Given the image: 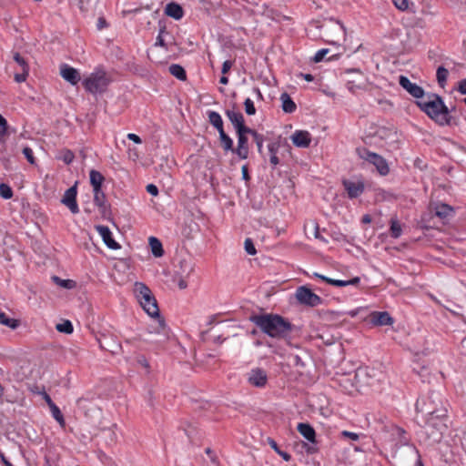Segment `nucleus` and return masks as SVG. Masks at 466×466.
Returning a JSON list of instances; mask_svg holds the SVG:
<instances>
[{"mask_svg":"<svg viewBox=\"0 0 466 466\" xmlns=\"http://www.w3.org/2000/svg\"><path fill=\"white\" fill-rule=\"evenodd\" d=\"M249 320L268 337L283 339L290 346H292L291 339L293 336L300 332V328L279 314H254L249 317Z\"/></svg>","mask_w":466,"mask_h":466,"instance_id":"obj_1","label":"nucleus"},{"mask_svg":"<svg viewBox=\"0 0 466 466\" xmlns=\"http://www.w3.org/2000/svg\"><path fill=\"white\" fill-rule=\"evenodd\" d=\"M416 105L431 120L441 127L457 126L459 124V119L451 115L450 108L438 94L427 93L421 100L416 101Z\"/></svg>","mask_w":466,"mask_h":466,"instance_id":"obj_2","label":"nucleus"},{"mask_svg":"<svg viewBox=\"0 0 466 466\" xmlns=\"http://www.w3.org/2000/svg\"><path fill=\"white\" fill-rule=\"evenodd\" d=\"M134 292L147 314L157 319V326L154 328V332L162 334L165 338H167L168 329L165 319L160 316L157 299L150 289L142 282H136ZM150 332H153V330H150Z\"/></svg>","mask_w":466,"mask_h":466,"instance_id":"obj_3","label":"nucleus"},{"mask_svg":"<svg viewBox=\"0 0 466 466\" xmlns=\"http://www.w3.org/2000/svg\"><path fill=\"white\" fill-rule=\"evenodd\" d=\"M448 411L429 415L425 417L416 416L418 424L421 427L420 434L425 441L438 443L442 439L447 430Z\"/></svg>","mask_w":466,"mask_h":466,"instance_id":"obj_4","label":"nucleus"},{"mask_svg":"<svg viewBox=\"0 0 466 466\" xmlns=\"http://www.w3.org/2000/svg\"><path fill=\"white\" fill-rule=\"evenodd\" d=\"M374 370L370 368L358 369L353 374L344 375L339 379V385L348 393L360 390L364 386L373 385Z\"/></svg>","mask_w":466,"mask_h":466,"instance_id":"obj_5","label":"nucleus"},{"mask_svg":"<svg viewBox=\"0 0 466 466\" xmlns=\"http://www.w3.org/2000/svg\"><path fill=\"white\" fill-rule=\"evenodd\" d=\"M417 415L425 417L448 411L446 403L440 392L431 391L425 397L417 400Z\"/></svg>","mask_w":466,"mask_h":466,"instance_id":"obj_6","label":"nucleus"},{"mask_svg":"<svg viewBox=\"0 0 466 466\" xmlns=\"http://www.w3.org/2000/svg\"><path fill=\"white\" fill-rule=\"evenodd\" d=\"M110 82L107 73L101 68H96L84 79L83 86L86 92L96 95L106 92Z\"/></svg>","mask_w":466,"mask_h":466,"instance_id":"obj_7","label":"nucleus"},{"mask_svg":"<svg viewBox=\"0 0 466 466\" xmlns=\"http://www.w3.org/2000/svg\"><path fill=\"white\" fill-rule=\"evenodd\" d=\"M394 459L397 466H424L420 454L414 445H406L399 448Z\"/></svg>","mask_w":466,"mask_h":466,"instance_id":"obj_8","label":"nucleus"},{"mask_svg":"<svg viewBox=\"0 0 466 466\" xmlns=\"http://www.w3.org/2000/svg\"><path fill=\"white\" fill-rule=\"evenodd\" d=\"M357 152L360 158H363L369 163L374 165L381 176H386L389 174L390 167L383 157L377 153L371 152L365 147L357 148Z\"/></svg>","mask_w":466,"mask_h":466,"instance_id":"obj_9","label":"nucleus"},{"mask_svg":"<svg viewBox=\"0 0 466 466\" xmlns=\"http://www.w3.org/2000/svg\"><path fill=\"white\" fill-rule=\"evenodd\" d=\"M296 298L301 305L309 307H316L322 303V299L306 286H301L297 289Z\"/></svg>","mask_w":466,"mask_h":466,"instance_id":"obj_10","label":"nucleus"},{"mask_svg":"<svg viewBox=\"0 0 466 466\" xmlns=\"http://www.w3.org/2000/svg\"><path fill=\"white\" fill-rule=\"evenodd\" d=\"M97 341L102 350L110 352L112 355L118 354L122 350L121 343L113 334H102Z\"/></svg>","mask_w":466,"mask_h":466,"instance_id":"obj_11","label":"nucleus"},{"mask_svg":"<svg viewBox=\"0 0 466 466\" xmlns=\"http://www.w3.org/2000/svg\"><path fill=\"white\" fill-rule=\"evenodd\" d=\"M345 34L342 24L339 22L331 24L325 28V41L330 45H338L340 39H344Z\"/></svg>","mask_w":466,"mask_h":466,"instance_id":"obj_12","label":"nucleus"},{"mask_svg":"<svg viewBox=\"0 0 466 466\" xmlns=\"http://www.w3.org/2000/svg\"><path fill=\"white\" fill-rule=\"evenodd\" d=\"M236 134L238 136V146L234 147L233 154H236L240 159H247L249 152L247 135H250V127L236 132Z\"/></svg>","mask_w":466,"mask_h":466,"instance_id":"obj_13","label":"nucleus"},{"mask_svg":"<svg viewBox=\"0 0 466 466\" xmlns=\"http://www.w3.org/2000/svg\"><path fill=\"white\" fill-rule=\"evenodd\" d=\"M399 84L415 98L421 100L426 96L424 89L421 86L410 82V80L405 76H400Z\"/></svg>","mask_w":466,"mask_h":466,"instance_id":"obj_14","label":"nucleus"},{"mask_svg":"<svg viewBox=\"0 0 466 466\" xmlns=\"http://www.w3.org/2000/svg\"><path fill=\"white\" fill-rule=\"evenodd\" d=\"M76 185L77 183L76 182L74 186L66 189L61 199V203L66 206L73 214H77L79 212V208L76 202Z\"/></svg>","mask_w":466,"mask_h":466,"instance_id":"obj_15","label":"nucleus"},{"mask_svg":"<svg viewBox=\"0 0 466 466\" xmlns=\"http://www.w3.org/2000/svg\"><path fill=\"white\" fill-rule=\"evenodd\" d=\"M96 230L102 237L105 245L110 249H119L121 246L113 238L109 228L104 225H96Z\"/></svg>","mask_w":466,"mask_h":466,"instance_id":"obj_16","label":"nucleus"},{"mask_svg":"<svg viewBox=\"0 0 466 466\" xmlns=\"http://www.w3.org/2000/svg\"><path fill=\"white\" fill-rule=\"evenodd\" d=\"M342 184L345 190L348 193V197L351 199L360 197L364 192L365 189V186L362 181L354 182L348 179H344L342 181Z\"/></svg>","mask_w":466,"mask_h":466,"instance_id":"obj_17","label":"nucleus"},{"mask_svg":"<svg viewBox=\"0 0 466 466\" xmlns=\"http://www.w3.org/2000/svg\"><path fill=\"white\" fill-rule=\"evenodd\" d=\"M248 380L252 386L262 388L267 384L268 376L264 370L257 368L250 370Z\"/></svg>","mask_w":466,"mask_h":466,"instance_id":"obj_18","label":"nucleus"},{"mask_svg":"<svg viewBox=\"0 0 466 466\" xmlns=\"http://www.w3.org/2000/svg\"><path fill=\"white\" fill-rule=\"evenodd\" d=\"M225 114L231 122V124L233 125L236 132L248 128V127L245 125V118L241 112L236 111L234 109H227L225 111Z\"/></svg>","mask_w":466,"mask_h":466,"instance_id":"obj_19","label":"nucleus"},{"mask_svg":"<svg viewBox=\"0 0 466 466\" xmlns=\"http://www.w3.org/2000/svg\"><path fill=\"white\" fill-rule=\"evenodd\" d=\"M60 75L66 81L73 86L76 85L81 80L78 70L66 64L61 65Z\"/></svg>","mask_w":466,"mask_h":466,"instance_id":"obj_20","label":"nucleus"},{"mask_svg":"<svg viewBox=\"0 0 466 466\" xmlns=\"http://www.w3.org/2000/svg\"><path fill=\"white\" fill-rule=\"evenodd\" d=\"M294 146L300 148H307L311 143V135L306 130H297L291 136Z\"/></svg>","mask_w":466,"mask_h":466,"instance_id":"obj_21","label":"nucleus"},{"mask_svg":"<svg viewBox=\"0 0 466 466\" xmlns=\"http://www.w3.org/2000/svg\"><path fill=\"white\" fill-rule=\"evenodd\" d=\"M94 203L98 208L103 217L110 213V205L106 201V194L102 189L93 191Z\"/></svg>","mask_w":466,"mask_h":466,"instance_id":"obj_22","label":"nucleus"},{"mask_svg":"<svg viewBox=\"0 0 466 466\" xmlns=\"http://www.w3.org/2000/svg\"><path fill=\"white\" fill-rule=\"evenodd\" d=\"M370 322L376 326L391 325L393 318L387 311H374L370 314Z\"/></svg>","mask_w":466,"mask_h":466,"instance_id":"obj_23","label":"nucleus"},{"mask_svg":"<svg viewBox=\"0 0 466 466\" xmlns=\"http://www.w3.org/2000/svg\"><path fill=\"white\" fill-rule=\"evenodd\" d=\"M298 431L310 443L316 444V431L314 428L309 423H299L297 426Z\"/></svg>","mask_w":466,"mask_h":466,"instance_id":"obj_24","label":"nucleus"},{"mask_svg":"<svg viewBox=\"0 0 466 466\" xmlns=\"http://www.w3.org/2000/svg\"><path fill=\"white\" fill-rule=\"evenodd\" d=\"M165 14L169 17L179 20L184 15V10L179 4L171 2L166 5Z\"/></svg>","mask_w":466,"mask_h":466,"instance_id":"obj_25","label":"nucleus"},{"mask_svg":"<svg viewBox=\"0 0 466 466\" xmlns=\"http://www.w3.org/2000/svg\"><path fill=\"white\" fill-rule=\"evenodd\" d=\"M90 184L93 187V191L102 189L105 177L97 170L92 169L89 172Z\"/></svg>","mask_w":466,"mask_h":466,"instance_id":"obj_26","label":"nucleus"},{"mask_svg":"<svg viewBox=\"0 0 466 466\" xmlns=\"http://www.w3.org/2000/svg\"><path fill=\"white\" fill-rule=\"evenodd\" d=\"M434 210L435 215L441 219L448 218L454 213L453 208L445 203L437 204Z\"/></svg>","mask_w":466,"mask_h":466,"instance_id":"obj_27","label":"nucleus"},{"mask_svg":"<svg viewBox=\"0 0 466 466\" xmlns=\"http://www.w3.org/2000/svg\"><path fill=\"white\" fill-rule=\"evenodd\" d=\"M280 101L282 104L281 105L282 110L285 113L290 114L296 110L297 106L288 93L284 92L280 95Z\"/></svg>","mask_w":466,"mask_h":466,"instance_id":"obj_28","label":"nucleus"},{"mask_svg":"<svg viewBox=\"0 0 466 466\" xmlns=\"http://www.w3.org/2000/svg\"><path fill=\"white\" fill-rule=\"evenodd\" d=\"M346 73L348 74H350V73H353V74H356L358 76V77L360 78L359 80L358 79H355V78H352V79H349L348 82H347V86H348V89L351 92H354L355 88H358L360 89L361 87V83H360V80L362 79V73L360 70L359 69H348L346 71Z\"/></svg>","mask_w":466,"mask_h":466,"instance_id":"obj_29","label":"nucleus"},{"mask_svg":"<svg viewBox=\"0 0 466 466\" xmlns=\"http://www.w3.org/2000/svg\"><path fill=\"white\" fill-rule=\"evenodd\" d=\"M207 114L209 123L218 130V132L224 130L222 117L218 112L208 111Z\"/></svg>","mask_w":466,"mask_h":466,"instance_id":"obj_30","label":"nucleus"},{"mask_svg":"<svg viewBox=\"0 0 466 466\" xmlns=\"http://www.w3.org/2000/svg\"><path fill=\"white\" fill-rule=\"evenodd\" d=\"M148 240L152 254L156 258L162 257L164 255V249L161 241L156 237H150Z\"/></svg>","mask_w":466,"mask_h":466,"instance_id":"obj_31","label":"nucleus"},{"mask_svg":"<svg viewBox=\"0 0 466 466\" xmlns=\"http://www.w3.org/2000/svg\"><path fill=\"white\" fill-rule=\"evenodd\" d=\"M218 135L223 150L225 152L231 151L233 153L234 147L232 138L225 132V130L218 132Z\"/></svg>","mask_w":466,"mask_h":466,"instance_id":"obj_32","label":"nucleus"},{"mask_svg":"<svg viewBox=\"0 0 466 466\" xmlns=\"http://www.w3.org/2000/svg\"><path fill=\"white\" fill-rule=\"evenodd\" d=\"M169 73L178 80L185 81L187 79V73L183 66L178 64H172L168 67Z\"/></svg>","mask_w":466,"mask_h":466,"instance_id":"obj_33","label":"nucleus"},{"mask_svg":"<svg viewBox=\"0 0 466 466\" xmlns=\"http://www.w3.org/2000/svg\"><path fill=\"white\" fill-rule=\"evenodd\" d=\"M0 324L15 329L19 326V320L11 319L5 312L0 311Z\"/></svg>","mask_w":466,"mask_h":466,"instance_id":"obj_34","label":"nucleus"},{"mask_svg":"<svg viewBox=\"0 0 466 466\" xmlns=\"http://www.w3.org/2000/svg\"><path fill=\"white\" fill-rule=\"evenodd\" d=\"M268 151L270 153L269 162L272 165V167L275 168L277 165L279 163V159L277 156L278 149H279V144L277 143H270L268 146Z\"/></svg>","mask_w":466,"mask_h":466,"instance_id":"obj_35","label":"nucleus"},{"mask_svg":"<svg viewBox=\"0 0 466 466\" xmlns=\"http://www.w3.org/2000/svg\"><path fill=\"white\" fill-rule=\"evenodd\" d=\"M448 76L449 71L444 66H441L438 67L436 72V77L440 86L444 87Z\"/></svg>","mask_w":466,"mask_h":466,"instance_id":"obj_36","label":"nucleus"},{"mask_svg":"<svg viewBox=\"0 0 466 466\" xmlns=\"http://www.w3.org/2000/svg\"><path fill=\"white\" fill-rule=\"evenodd\" d=\"M390 236L392 238H398L400 237L402 229H401L400 224L399 223V221L397 219H394V218L390 219Z\"/></svg>","mask_w":466,"mask_h":466,"instance_id":"obj_37","label":"nucleus"},{"mask_svg":"<svg viewBox=\"0 0 466 466\" xmlns=\"http://www.w3.org/2000/svg\"><path fill=\"white\" fill-rule=\"evenodd\" d=\"M49 409L52 412V415L54 419L62 426L64 427L66 422L64 416L60 410V409L54 403L53 405L49 406Z\"/></svg>","mask_w":466,"mask_h":466,"instance_id":"obj_38","label":"nucleus"},{"mask_svg":"<svg viewBox=\"0 0 466 466\" xmlns=\"http://www.w3.org/2000/svg\"><path fill=\"white\" fill-rule=\"evenodd\" d=\"M57 331L65 334H71L74 330L73 325L69 320H64L56 326Z\"/></svg>","mask_w":466,"mask_h":466,"instance_id":"obj_39","label":"nucleus"},{"mask_svg":"<svg viewBox=\"0 0 466 466\" xmlns=\"http://www.w3.org/2000/svg\"><path fill=\"white\" fill-rule=\"evenodd\" d=\"M250 135L253 137L254 141L257 145L258 151L261 154L262 153V147H263V142H264V137L263 135L258 133L255 129L250 128Z\"/></svg>","mask_w":466,"mask_h":466,"instance_id":"obj_40","label":"nucleus"},{"mask_svg":"<svg viewBox=\"0 0 466 466\" xmlns=\"http://www.w3.org/2000/svg\"><path fill=\"white\" fill-rule=\"evenodd\" d=\"M0 196L4 199H10L13 198V190L11 187L5 183L0 184Z\"/></svg>","mask_w":466,"mask_h":466,"instance_id":"obj_41","label":"nucleus"},{"mask_svg":"<svg viewBox=\"0 0 466 466\" xmlns=\"http://www.w3.org/2000/svg\"><path fill=\"white\" fill-rule=\"evenodd\" d=\"M53 280L60 287L70 289L75 286V282L71 279H61L57 276L53 277Z\"/></svg>","mask_w":466,"mask_h":466,"instance_id":"obj_42","label":"nucleus"},{"mask_svg":"<svg viewBox=\"0 0 466 466\" xmlns=\"http://www.w3.org/2000/svg\"><path fill=\"white\" fill-rule=\"evenodd\" d=\"M13 58L19 65L21 69H29L28 63L18 52L14 53Z\"/></svg>","mask_w":466,"mask_h":466,"instance_id":"obj_43","label":"nucleus"},{"mask_svg":"<svg viewBox=\"0 0 466 466\" xmlns=\"http://www.w3.org/2000/svg\"><path fill=\"white\" fill-rule=\"evenodd\" d=\"M245 112L248 116H253L256 114V107L254 106L253 101L250 98H246L244 101Z\"/></svg>","mask_w":466,"mask_h":466,"instance_id":"obj_44","label":"nucleus"},{"mask_svg":"<svg viewBox=\"0 0 466 466\" xmlns=\"http://www.w3.org/2000/svg\"><path fill=\"white\" fill-rule=\"evenodd\" d=\"M394 6L400 11L409 10L410 2L409 0H392Z\"/></svg>","mask_w":466,"mask_h":466,"instance_id":"obj_45","label":"nucleus"},{"mask_svg":"<svg viewBox=\"0 0 466 466\" xmlns=\"http://www.w3.org/2000/svg\"><path fill=\"white\" fill-rule=\"evenodd\" d=\"M244 248H245L246 252L248 255L253 256V255L257 254V249H256L255 245L251 238H246L245 243H244Z\"/></svg>","mask_w":466,"mask_h":466,"instance_id":"obj_46","label":"nucleus"},{"mask_svg":"<svg viewBox=\"0 0 466 466\" xmlns=\"http://www.w3.org/2000/svg\"><path fill=\"white\" fill-rule=\"evenodd\" d=\"M23 154L25 156V157L27 159V161L31 164V165H35L36 164V161H35V158L34 157V153H33V150L29 147H25L23 148Z\"/></svg>","mask_w":466,"mask_h":466,"instance_id":"obj_47","label":"nucleus"},{"mask_svg":"<svg viewBox=\"0 0 466 466\" xmlns=\"http://www.w3.org/2000/svg\"><path fill=\"white\" fill-rule=\"evenodd\" d=\"M29 75V69H22L21 73L15 74V81L16 83L25 82Z\"/></svg>","mask_w":466,"mask_h":466,"instance_id":"obj_48","label":"nucleus"},{"mask_svg":"<svg viewBox=\"0 0 466 466\" xmlns=\"http://www.w3.org/2000/svg\"><path fill=\"white\" fill-rule=\"evenodd\" d=\"M329 52V50L328 48H322L320 50H319L314 57H313V61L315 63H319V62H321L324 58V56Z\"/></svg>","mask_w":466,"mask_h":466,"instance_id":"obj_49","label":"nucleus"},{"mask_svg":"<svg viewBox=\"0 0 466 466\" xmlns=\"http://www.w3.org/2000/svg\"><path fill=\"white\" fill-rule=\"evenodd\" d=\"M61 158L66 164L69 165L73 162V160L75 158V155L71 150H66L63 153V156L61 157Z\"/></svg>","mask_w":466,"mask_h":466,"instance_id":"obj_50","label":"nucleus"},{"mask_svg":"<svg viewBox=\"0 0 466 466\" xmlns=\"http://www.w3.org/2000/svg\"><path fill=\"white\" fill-rule=\"evenodd\" d=\"M413 165L416 168H418L421 171L427 169V167H428L427 163L420 157H416L414 159Z\"/></svg>","mask_w":466,"mask_h":466,"instance_id":"obj_51","label":"nucleus"},{"mask_svg":"<svg viewBox=\"0 0 466 466\" xmlns=\"http://www.w3.org/2000/svg\"><path fill=\"white\" fill-rule=\"evenodd\" d=\"M8 124L6 119L0 114V137L5 136L7 132Z\"/></svg>","mask_w":466,"mask_h":466,"instance_id":"obj_52","label":"nucleus"},{"mask_svg":"<svg viewBox=\"0 0 466 466\" xmlns=\"http://www.w3.org/2000/svg\"><path fill=\"white\" fill-rule=\"evenodd\" d=\"M396 432L397 434L401 438L400 439V441L404 443V446L405 447L406 445H410L408 442H409V439H407L406 437H404V435L406 434V431L404 429L400 428V427H397L396 428Z\"/></svg>","mask_w":466,"mask_h":466,"instance_id":"obj_53","label":"nucleus"},{"mask_svg":"<svg viewBox=\"0 0 466 466\" xmlns=\"http://www.w3.org/2000/svg\"><path fill=\"white\" fill-rule=\"evenodd\" d=\"M341 436L342 437H345V438H349L352 441H358L360 439V436L359 434L355 433V432H351V431H343L340 432Z\"/></svg>","mask_w":466,"mask_h":466,"instance_id":"obj_54","label":"nucleus"},{"mask_svg":"<svg viewBox=\"0 0 466 466\" xmlns=\"http://www.w3.org/2000/svg\"><path fill=\"white\" fill-rule=\"evenodd\" d=\"M327 283L330 284L332 286H336V287H345L346 286V280L333 279L330 278H329V279H327Z\"/></svg>","mask_w":466,"mask_h":466,"instance_id":"obj_55","label":"nucleus"},{"mask_svg":"<svg viewBox=\"0 0 466 466\" xmlns=\"http://www.w3.org/2000/svg\"><path fill=\"white\" fill-rule=\"evenodd\" d=\"M233 66V61H230V60H226L223 65H222V68H221V73L223 75H226L229 70L230 68L232 67Z\"/></svg>","mask_w":466,"mask_h":466,"instance_id":"obj_56","label":"nucleus"},{"mask_svg":"<svg viewBox=\"0 0 466 466\" xmlns=\"http://www.w3.org/2000/svg\"><path fill=\"white\" fill-rule=\"evenodd\" d=\"M147 191L152 195V196H157L158 195V188L156 185L154 184H148L147 186Z\"/></svg>","mask_w":466,"mask_h":466,"instance_id":"obj_57","label":"nucleus"},{"mask_svg":"<svg viewBox=\"0 0 466 466\" xmlns=\"http://www.w3.org/2000/svg\"><path fill=\"white\" fill-rule=\"evenodd\" d=\"M458 91L462 95H466V78L458 83Z\"/></svg>","mask_w":466,"mask_h":466,"instance_id":"obj_58","label":"nucleus"},{"mask_svg":"<svg viewBox=\"0 0 466 466\" xmlns=\"http://www.w3.org/2000/svg\"><path fill=\"white\" fill-rule=\"evenodd\" d=\"M127 138H128L129 140L133 141V142H134V143H136V144H141V143H142L141 138H140L137 135H136V134H134V133H129V134L127 135Z\"/></svg>","mask_w":466,"mask_h":466,"instance_id":"obj_59","label":"nucleus"},{"mask_svg":"<svg viewBox=\"0 0 466 466\" xmlns=\"http://www.w3.org/2000/svg\"><path fill=\"white\" fill-rule=\"evenodd\" d=\"M137 363L143 366L146 369H149V363L145 356H139L137 358Z\"/></svg>","mask_w":466,"mask_h":466,"instance_id":"obj_60","label":"nucleus"},{"mask_svg":"<svg viewBox=\"0 0 466 466\" xmlns=\"http://www.w3.org/2000/svg\"><path fill=\"white\" fill-rule=\"evenodd\" d=\"M241 174H242V178L245 180V181H248L250 179V176L248 174V166L245 165L242 167L241 168Z\"/></svg>","mask_w":466,"mask_h":466,"instance_id":"obj_61","label":"nucleus"},{"mask_svg":"<svg viewBox=\"0 0 466 466\" xmlns=\"http://www.w3.org/2000/svg\"><path fill=\"white\" fill-rule=\"evenodd\" d=\"M305 447H306V451L307 453L309 454H314L318 451V448L316 447V444H305Z\"/></svg>","mask_w":466,"mask_h":466,"instance_id":"obj_62","label":"nucleus"},{"mask_svg":"<svg viewBox=\"0 0 466 466\" xmlns=\"http://www.w3.org/2000/svg\"><path fill=\"white\" fill-rule=\"evenodd\" d=\"M155 46L164 47L167 49V44L162 35H157Z\"/></svg>","mask_w":466,"mask_h":466,"instance_id":"obj_63","label":"nucleus"},{"mask_svg":"<svg viewBox=\"0 0 466 466\" xmlns=\"http://www.w3.org/2000/svg\"><path fill=\"white\" fill-rule=\"evenodd\" d=\"M278 454L285 461H289L291 460V455L288 453L287 451H284L282 450L278 451Z\"/></svg>","mask_w":466,"mask_h":466,"instance_id":"obj_64","label":"nucleus"}]
</instances>
